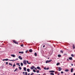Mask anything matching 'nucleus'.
Listing matches in <instances>:
<instances>
[{
  "label": "nucleus",
  "mask_w": 75,
  "mask_h": 75,
  "mask_svg": "<svg viewBox=\"0 0 75 75\" xmlns=\"http://www.w3.org/2000/svg\"><path fill=\"white\" fill-rule=\"evenodd\" d=\"M36 72L37 73H39V72H40V71H39V70H37Z\"/></svg>",
  "instance_id": "cd10ccee"
},
{
  "label": "nucleus",
  "mask_w": 75,
  "mask_h": 75,
  "mask_svg": "<svg viewBox=\"0 0 75 75\" xmlns=\"http://www.w3.org/2000/svg\"><path fill=\"white\" fill-rule=\"evenodd\" d=\"M23 69L25 71H26V67H24L23 68Z\"/></svg>",
  "instance_id": "dca6fc26"
},
{
  "label": "nucleus",
  "mask_w": 75,
  "mask_h": 75,
  "mask_svg": "<svg viewBox=\"0 0 75 75\" xmlns=\"http://www.w3.org/2000/svg\"><path fill=\"white\" fill-rule=\"evenodd\" d=\"M75 45H73V49H75Z\"/></svg>",
  "instance_id": "4468645a"
},
{
  "label": "nucleus",
  "mask_w": 75,
  "mask_h": 75,
  "mask_svg": "<svg viewBox=\"0 0 75 75\" xmlns=\"http://www.w3.org/2000/svg\"><path fill=\"white\" fill-rule=\"evenodd\" d=\"M34 68V66H32L31 67H30L31 69H33Z\"/></svg>",
  "instance_id": "0eeeda50"
},
{
  "label": "nucleus",
  "mask_w": 75,
  "mask_h": 75,
  "mask_svg": "<svg viewBox=\"0 0 75 75\" xmlns=\"http://www.w3.org/2000/svg\"><path fill=\"white\" fill-rule=\"evenodd\" d=\"M30 73H28V75H30ZM25 75H27V72H25Z\"/></svg>",
  "instance_id": "6e6552de"
},
{
  "label": "nucleus",
  "mask_w": 75,
  "mask_h": 75,
  "mask_svg": "<svg viewBox=\"0 0 75 75\" xmlns=\"http://www.w3.org/2000/svg\"><path fill=\"white\" fill-rule=\"evenodd\" d=\"M18 58H19V59H20L21 60H22V59H23V58H22V57H21V56H19L18 57Z\"/></svg>",
  "instance_id": "20e7f679"
},
{
  "label": "nucleus",
  "mask_w": 75,
  "mask_h": 75,
  "mask_svg": "<svg viewBox=\"0 0 75 75\" xmlns=\"http://www.w3.org/2000/svg\"><path fill=\"white\" fill-rule=\"evenodd\" d=\"M73 72V68H71V72Z\"/></svg>",
  "instance_id": "4be33fe9"
},
{
  "label": "nucleus",
  "mask_w": 75,
  "mask_h": 75,
  "mask_svg": "<svg viewBox=\"0 0 75 75\" xmlns=\"http://www.w3.org/2000/svg\"><path fill=\"white\" fill-rule=\"evenodd\" d=\"M2 60L3 61H6V59H4Z\"/></svg>",
  "instance_id": "c03bdc74"
},
{
  "label": "nucleus",
  "mask_w": 75,
  "mask_h": 75,
  "mask_svg": "<svg viewBox=\"0 0 75 75\" xmlns=\"http://www.w3.org/2000/svg\"><path fill=\"white\" fill-rule=\"evenodd\" d=\"M18 69V68H16V69L14 70V72H16V71Z\"/></svg>",
  "instance_id": "bb28decb"
},
{
  "label": "nucleus",
  "mask_w": 75,
  "mask_h": 75,
  "mask_svg": "<svg viewBox=\"0 0 75 75\" xmlns=\"http://www.w3.org/2000/svg\"><path fill=\"white\" fill-rule=\"evenodd\" d=\"M11 57H16V56L14 55V54H11Z\"/></svg>",
  "instance_id": "f8f14e48"
},
{
  "label": "nucleus",
  "mask_w": 75,
  "mask_h": 75,
  "mask_svg": "<svg viewBox=\"0 0 75 75\" xmlns=\"http://www.w3.org/2000/svg\"><path fill=\"white\" fill-rule=\"evenodd\" d=\"M57 72H55V74H57Z\"/></svg>",
  "instance_id": "603ef678"
},
{
  "label": "nucleus",
  "mask_w": 75,
  "mask_h": 75,
  "mask_svg": "<svg viewBox=\"0 0 75 75\" xmlns=\"http://www.w3.org/2000/svg\"><path fill=\"white\" fill-rule=\"evenodd\" d=\"M34 55H35V57H37V53H36L35 52V53Z\"/></svg>",
  "instance_id": "6ab92c4d"
},
{
  "label": "nucleus",
  "mask_w": 75,
  "mask_h": 75,
  "mask_svg": "<svg viewBox=\"0 0 75 75\" xmlns=\"http://www.w3.org/2000/svg\"><path fill=\"white\" fill-rule=\"evenodd\" d=\"M16 59V60H18V59Z\"/></svg>",
  "instance_id": "8fccbe9b"
},
{
  "label": "nucleus",
  "mask_w": 75,
  "mask_h": 75,
  "mask_svg": "<svg viewBox=\"0 0 75 75\" xmlns=\"http://www.w3.org/2000/svg\"><path fill=\"white\" fill-rule=\"evenodd\" d=\"M9 65H11V66H12V64L10 63H9Z\"/></svg>",
  "instance_id": "c85d7f7f"
},
{
  "label": "nucleus",
  "mask_w": 75,
  "mask_h": 75,
  "mask_svg": "<svg viewBox=\"0 0 75 75\" xmlns=\"http://www.w3.org/2000/svg\"><path fill=\"white\" fill-rule=\"evenodd\" d=\"M65 72H68V71H69V70L68 69H66L65 70Z\"/></svg>",
  "instance_id": "aec40b11"
},
{
  "label": "nucleus",
  "mask_w": 75,
  "mask_h": 75,
  "mask_svg": "<svg viewBox=\"0 0 75 75\" xmlns=\"http://www.w3.org/2000/svg\"><path fill=\"white\" fill-rule=\"evenodd\" d=\"M44 47H45V45L43 46V48H44Z\"/></svg>",
  "instance_id": "49530a36"
},
{
  "label": "nucleus",
  "mask_w": 75,
  "mask_h": 75,
  "mask_svg": "<svg viewBox=\"0 0 75 75\" xmlns=\"http://www.w3.org/2000/svg\"><path fill=\"white\" fill-rule=\"evenodd\" d=\"M13 43H15V44H18V42H16V40H13Z\"/></svg>",
  "instance_id": "f257e3e1"
},
{
  "label": "nucleus",
  "mask_w": 75,
  "mask_h": 75,
  "mask_svg": "<svg viewBox=\"0 0 75 75\" xmlns=\"http://www.w3.org/2000/svg\"><path fill=\"white\" fill-rule=\"evenodd\" d=\"M50 75H54V74L53 73H50Z\"/></svg>",
  "instance_id": "a878e982"
},
{
  "label": "nucleus",
  "mask_w": 75,
  "mask_h": 75,
  "mask_svg": "<svg viewBox=\"0 0 75 75\" xmlns=\"http://www.w3.org/2000/svg\"><path fill=\"white\" fill-rule=\"evenodd\" d=\"M59 65V63H58L57 64V65Z\"/></svg>",
  "instance_id": "2f4dec72"
},
{
  "label": "nucleus",
  "mask_w": 75,
  "mask_h": 75,
  "mask_svg": "<svg viewBox=\"0 0 75 75\" xmlns=\"http://www.w3.org/2000/svg\"><path fill=\"white\" fill-rule=\"evenodd\" d=\"M48 59H50V58H49V57H48Z\"/></svg>",
  "instance_id": "6e6d98bb"
},
{
  "label": "nucleus",
  "mask_w": 75,
  "mask_h": 75,
  "mask_svg": "<svg viewBox=\"0 0 75 75\" xmlns=\"http://www.w3.org/2000/svg\"><path fill=\"white\" fill-rule=\"evenodd\" d=\"M21 66H23V63H21Z\"/></svg>",
  "instance_id": "412c9836"
},
{
  "label": "nucleus",
  "mask_w": 75,
  "mask_h": 75,
  "mask_svg": "<svg viewBox=\"0 0 75 75\" xmlns=\"http://www.w3.org/2000/svg\"><path fill=\"white\" fill-rule=\"evenodd\" d=\"M50 72H55L54 71L52 70V71H50Z\"/></svg>",
  "instance_id": "1a4fd4ad"
},
{
  "label": "nucleus",
  "mask_w": 75,
  "mask_h": 75,
  "mask_svg": "<svg viewBox=\"0 0 75 75\" xmlns=\"http://www.w3.org/2000/svg\"><path fill=\"white\" fill-rule=\"evenodd\" d=\"M16 67V64H14L13 65V68H14V67Z\"/></svg>",
  "instance_id": "b1692460"
},
{
  "label": "nucleus",
  "mask_w": 75,
  "mask_h": 75,
  "mask_svg": "<svg viewBox=\"0 0 75 75\" xmlns=\"http://www.w3.org/2000/svg\"><path fill=\"white\" fill-rule=\"evenodd\" d=\"M58 57H61V55L60 54H58Z\"/></svg>",
  "instance_id": "5701e85b"
},
{
  "label": "nucleus",
  "mask_w": 75,
  "mask_h": 75,
  "mask_svg": "<svg viewBox=\"0 0 75 75\" xmlns=\"http://www.w3.org/2000/svg\"><path fill=\"white\" fill-rule=\"evenodd\" d=\"M67 61H69V59H67Z\"/></svg>",
  "instance_id": "3c124183"
},
{
  "label": "nucleus",
  "mask_w": 75,
  "mask_h": 75,
  "mask_svg": "<svg viewBox=\"0 0 75 75\" xmlns=\"http://www.w3.org/2000/svg\"><path fill=\"white\" fill-rule=\"evenodd\" d=\"M33 71L34 72H36V71H35V70L33 69Z\"/></svg>",
  "instance_id": "393cba45"
},
{
  "label": "nucleus",
  "mask_w": 75,
  "mask_h": 75,
  "mask_svg": "<svg viewBox=\"0 0 75 75\" xmlns=\"http://www.w3.org/2000/svg\"><path fill=\"white\" fill-rule=\"evenodd\" d=\"M19 54H24V52H19Z\"/></svg>",
  "instance_id": "9d476101"
},
{
  "label": "nucleus",
  "mask_w": 75,
  "mask_h": 75,
  "mask_svg": "<svg viewBox=\"0 0 75 75\" xmlns=\"http://www.w3.org/2000/svg\"><path fill=\"white\" fill-rule=\"evenodd\" d=\"M69 59L70 60H72V57H70L69 58Z\"/></svg>",
  "instance_id": "9b49d317"
},
{
  "label": "nucleus",
  "mask_w": 75,
  "mask_h": 75,
  "mask_svg": "<svg viewBox=\"0 0 75 75\" xmlns=\"http://www.w3.org/2000/svg\"><path fill=\"white\" fill-rule=\"evenodd\" d=\"M28 50H27L25 52L26 53H27V52H28Z\"/></svg>",
  "instance_id": "e433bc0d"
},
{
  "label": "nucleus",
  "mask_w": 75,
  "mask_h": 75,
  "mask_svg": "<svg viewBox=\"0 0 75 75\" xmlns=\"http://www.w3.org/2000/svg\"><path fill=\"white\" fill-rule=\"evenodd\" d=\"M29 51L30 52H33V50H32V49H30Z\"/></svg>",
  "instance_id": "423d86ee"
},
{
  "label": "nucleus",
  "mask_w": 75,
  "mask_h": 75,
  "mask_svg": "<svg viewBox=\"0 0 75 75\" xmlns=\"http://www.w3.org/2000/svg\"><path fill=\"white\" fill-rule=\"evenodd\" d=\"M30 75H34L33 74H30Z\"/></svg>",
  "instance_id": "5fc2aeb1"
},
{
  "label": "nucleus",
  "mask_w": 75,
  "mask_h": 75,
  "mask_svg": "<svg viewBox=\"0 0 75 75\" xmlns=\"http://www.w3.org/2000/svg\"><path fill=\"white\" fill-rule=\"evenodd\" d=\"M23 63L24 64H25V65H27V62L26 60H23Z\"/></svg>",
  "instance_id": "7ed1b4c3"
},
{
  "label": "nucleus",
  "mask_w": 75,
  "mask_h": 75,
  "mask_svg": "<svg viewBox=\"0 0 75 75\" xmlns=\"http://www.w3.org/2000/svg\"><path fill=\"white\" fill-rule=\"evenodd\" d=\"M74 75H75V73H74L73 74Z\"/></svg>",
  "instance_id": "864d4df0"
},
{
  "label": "nucleus",
  "mask_w": 75,
  "mask_h": 75,
  "mask_svg": "<svg viewBox=\"0 0 75 75\" xmlns=\"http://www.w3.org/2000/svg\"><path fill=\"white\" fill-rule=\"evenodd\" d=\"M31 74H34L33 73H32Z\"/></svg>",
  "instance_id": "de8ad7c7"
},
{
  "label": "nucleus",
  "mask_w": 75,
  "mask_h": 75,
  "mask_svg": "<svg viewBox=\"0 0 75 75\" xmlns=\"http://www.w3.org/2000/svg\"><path fill=\"white\" fill-rule=\"evenodd\" d=\"M23 74L24 75H25V72H23Z\"/></svg>",
  "instance_id": "f704fd0d"
},
{
  "label": "nucleus",
  "mask_w": 75,
  "mask_h": 75,
  "mask_svg": "<svg viewBox=\"0 0 75 75\" xmlns=\"http://www.w3.org/2000/svg\"><path fill=\"white\" fill-rule=\"evenodd\" d=\"M16 65H19V63H16Z\"/></svg>",
  "instance_id": "ea45409f"
},
{
  "label": "nucleus",
  "mask_w": 75,
  "mask_h": 75,
  "mask_svg": "<svg viewBox=\"0 0 75 75\" xmlns=\"http://www.w3.org/2000/svg\"><path fill=\"white\" fill-rule=\"evenodd\" d=\"M27 64H31V62H30V63H28V60L27 61Z\"/></svg>",
  "instance_id": "2eb2a0df"
},
{
  "label": "nucleus",
  "mask_w": 75,
  "mask_h": 75,
  "mask_svg": "<svg viewBox=\"0 0 75 75\" xmlns=\"http://www.w3.org/2000/svg\"><path fill=\"white\" fill-rule=\"evenodd\" d=\"M34 68L36 70H37V68H36L35 67H34Z\"/></svg>",
  "instance_id": "a19ab883"
},
{
  "label": "nucleus",
  "mask_w": 75,
  "mask_h": 75,
  "mask_svg": "<svg viewBox=\"0 0 75 75\" xmlns=\"http://www.w3.org/2000/svg\"><path fill=\"white\" fill-rule=\"evenodd\" d=\"M63 73H64V72H63V71L61 72V74H63Z\"/></svg>",
  "instance_id": "37998d69"
},
{
  "label": "nucleus",
  "mask_w": 75,
  "mask_h": 75,
  "mask_svg": "<svg viewBox=\"0 0 75 75\" xmlns=\"http://www.w3.org/2000/svg\"><path fill=\"white\" fill-rule=\"evenodd\" d=\"M49 68L48 67H47V68H46V70H48L49 69Z\"/></svg>",
  "instance_id": "4c0bfd02"
},
{
  "label": "nucleus",
  "mask_w": 75,
  "mask_h": 75,
  "mask_svg": "<svg viewBox=\"0 0 75 75\" xmlns=\"http://www.w3.org/2000/svg\"><path fill=\"white\" fill-rule=\"evenodd\" d=\"M71 55V57H74V54H72Z\"/></svg>",
  "instance_id": "c756f323"
},
{
  "label": "nucleus",
  "mask_w": 75,
  "mask_h": 75,
  "mask_svg": "<svg viewBox=\"0 0 75 75\" xmlns=\"http://www.w3.org/2000/svg\"><path fill=\"white\" fill-rule=\"evenodd\" d=\"M18 65L19 67H20V64H19Z\"/></svg>",
  "instance_id": "09e8293b"
},
{
  "label": "nucleus",
  "mask_w": 75,
  "mask_h": 75,
  "mask_svg": "<svg viewBox=\"0 0 75 75\" xmlns=\"http://www.w3.org/2000/svg\"><path fill=\"white\" fill-rule=\"evenodd\" d=\"M19 69H20V70H21V67H19Z\"/></svg>",
  "instance_id": "473e14b6"
},
{
  "label": "nucleus",
  "mask_w": 75,
  "mask_h": 75,
  "mask_svg": "<svg viewBox=\"0 0 75 75\" xmlns=\"http://www.w3.org/2000/svg\"><path fill=\"white\" fill-rule=\"evenodd\" d=\"M37 69H40V70H41V68L39 67H37Z\"/></svg>",
  "instance_id": "ddd939ff"
},
{
  "label": "nucleus",
  "mask_w": 75,
  "mask_h": 75,
  "mask_svg": "<svg viewBox=\"0 0 75 75\" xmlns=\"http://www.w3.org/2000/svg\"><path fill=\"white\" fill-rule=\"evenodd\" d=\"M9 61H16V60H9Z\"/></svg>",
  "instance_id": "f3484780"
},
{
  "label": "nucleus",
  "mask_w": 75,
  "mask_h": 75,
  "mask_svg": "<svg viewBox=\"0 0 75 75\" xmlns=\"http://www.w3.org/2000/svg\"><path fill=\"white\" fill-rule=\"evenodd\" d=\"M21 47H23V44L21 45Z\"/></svg>",
  "instance_id": "58836bf2"
},
{
  "label": "nucleus",
  "mask_w": 75,
  "mask_h": 75,
  "mask_svg": "<svg viewBox=\"0 0 75 75\" xmlns=\"http://www.w3.org/2000/svg\"><path fill=\"white\" fill-rule=\"evenodd\" d=\"M6 65H8V62H6Z\"/></svg>",
  "instance_id": "79ce46f5"
},
{
  "label": "nucleus",
  "mask_w": 75,
  "mask_h": 75,
  "mask_svg": "<svg viewBox=\"0 0 75 75\" xmlns=\"http://www.w3.org/2000/svg\"><path fill=\"white\" fill-rule=\"evenodd\" d=\"M61 70H62V69H61V68L59 67L58 68L59 71H61Z\"/></svg>",
  "instance_id": "39448f33"
},
{
  "label": "nucleus",
  "mask_w": 75,
  "mask_h": 75,
  "mask_svg": "<svg viewBox=\"0 0 75 75\" xmlns=\"http://www.w3.org/2000/svg\"><path fill=\"white\" fill-rule=\"evenodd\" d=\"M52 61V60L50 59V60H47L46 61V64H47V63H48V62H50Z\"/></svg>",
  "instance_id": "f03ea898"
},
{
  "label": "nucleus",
  "mask_w": 75,
  "mask_h": 75,
  "mask_svg": "<svg viewBox=\"0 0 75 75\" xmlns=\"http://www.w3.org/2000/svg\"><path fill=\"white\" fill-rule=\"evenodd\" d=\"M27 71L28 72H30V69H27Z\"/></svg>",
  "instance_id": "a211bd4d"
},
{
  "label": "nucleus",
  "mask_w": 75,
  "mask_h": 75,
  "mask_svg": "<svg viewBox=\"0 0 75 75\" xmlns=\"http://www.w3.org/2000/svg\"><path fill=\"white\" fill-rule=\"evenodd\" d=\"M60 52H61V53H63V51H62V50H61Z\"/></svg>",
  "instance_id": "7c9ffc66"
},
{
  "label": "nucleus",
  "mask_w": 75,
  "mask_h": 75,
  "mask_svg": "<svg viewBox=\"0 0 75 75\" xmlns=\"http://www.w3.org/2000/svg\"><path fill=\"white\" fill-rule=\"evenodd\" d=\"M39 75H40V74H39Z\"/></svg>",
  "instance_id": "4d7b16f0"
},
{
  "label": "nucleus",
  "mask_w": 75,
  "mask_h": 75,
  "mask_svg": "<svg viewBox=\"0 0 75 75\" xmlns=\"http://www.w3.org/2000/svg\"><path fill=\"white\" fill-rule=\"evenodd\" d=\"M44 69H45V70H47V69L46 68V67H44Z\"/></svg>",
  "instance_id": "c9c22d12"
},
{
  "label": "nucleus",
  "mask_w": 75,
  "mask_h": 75,
  "mask_svg": "<svg viewBox=\"0 0 75 75\" xmlns=\"http://www.w3.org/2000/svg\"><path fill=\"white\" fill-rule=\"evenodd\" d=\"M8 59H5V61H8Z\"/></svg>",
  "instance_id": "72a5a7b5"
},
{
  "label": "nucleus",
  "mask_w": 75,
  "mask_h": 75,
  "mask_svg": "<svg viewBox=\"0 0 75 75\" xmlns=\"http://www.w3.org/2000/svg\"><path fill=\"white\" fill-rule=\"evenodd\" d=\"M71 66H73L74 65V64H71Z\"/></svg>",
  "instance_id": "a18cd8bd"
}]
</instances>
